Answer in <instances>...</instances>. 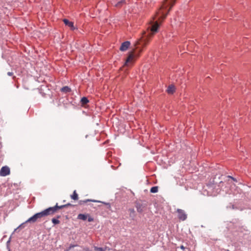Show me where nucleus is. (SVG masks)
Masks as SVG:
<instances>
[{
    "label": "nucleus",
    "instance_id": "nucleus-6",
    "mask_svg": "<svg viewBox=\"0 0 251 251\" xmlns=\"http://www.w3.org/2000/svg\"><path fill=\"white\" fill-rule=\"evenodd\" d=\"M10 173V171L9 168L6 166H3L0 170V176H5L9 175Z\"/></svg>",
    "mask_w": 251,
    "mask_h": 251
},
{
    "label": "nucleus",
    "instance_id": "nucleus-24",
    "mask_svg": "<svg viewBox=\"0 0 251 251\" xmlns=\"http://www.w3.org/2000/svg\"><path fill=\"white\" fill-rule=\"evenodd\" d=\"M7 75H9V76H12L13 75V73L12 72H8L7 73Z\"/></svg>",
    "mask_w": 251,
    "mask_h": 251
},
{
    "label": "nucleus",
    "instance_id": "nucleus-13",
    "mask_svg": "<svg viewBox=\"0 0 251 251\" xmlns=\"http://www.w3.org/2000/svg\"><path fill=\"white\" fill-rule=\"evenodd\" d=\"M71 198L72 199H73L75 201H76L78 200V195L75 190L73 192V194L71 196Z\"/></svg>",
    "mask_w": 251,
    "mask_h": 251
},
{
    "label": "nucleus",
    "instance_id": "nucleus-3",
    "mask_svg": "<svg viewBox=\"0 0 251 251\" xmlns=\"http://www.w3.org/2000/svg\"><path fill=\"white\" fill-rule=\"evenodd\" d=\"M45 217L43 211L41 212L37 213L34 214L33 216L29 218L27 220L25 221V223H35L36 221L41 219L42 218Z\"/></svg>",
    "mask_w": 251,
    "mask_h": 251
},
{
    "label": "nucleus",
    "instance_id": "nucleus-12",
    "mask_svg": "<svg viewBox=\"0 0 251 251\" xmlns=\"http://www.w3.org/2000/svg\"><path fill=\"white\" fill-rule=\"evenodd\" d=\"M89 100L86 97H83L81 98L80 102L82 105H84L89 102Z\"/></svg>",
    "mask_w": 251,
    "mask_h": 251
},
{
    "label": "nucleus",
    "instance_id": "nucleus-8",
    "mask_svg": "<svg viewBox=\"0 0 251 251\" xmlns=\"http://www.w3.org/2000/svg\"><path fill=\"white\" fill-rule=\"evenodd\" d=\"M130 43L129 41H127L123 42L120 48V50L123 51L126 50L130 46Z\"/></svg>",
    "mask_w": 251,
    "mask_h": 251
},
{
    "label": "nucleus",
    "instance_id": "nucleus-10",
    "mask_svg": "<svg viewBox=\"0 0 251 251\" xmlns=\"http://www.w3.org/2000/svg\"><path fill=\"white\" fill-rule=\"evenodd\" d=\"M61 91L63 93H68L71 91V89L68 86H64L61 89Z\"/></svg>",
    "mask_w": 251,
    "mask_h": 251
},
{
    "label": "nucleus",
    "instance_id": "nucleus-18",
    "mask_svg": "<svg viewBox=\"0 0 251 251\" xmlns=\"http://www.w3.org/2000/svg\"><path fill=\"white\" fill-rule=\"evenodd\" d=\"M94 250L95 251H105V249L101 247H95Z\"/></svg>",
    "mask_w": 251,
    "mask_h": 251
},
{
    "label": "nucleus",
    "instance_id": "nucleus-28",
    "mask_svg": "<svg viewBox=\"0 0 251 251\" xmlns=\"http://www.w3.org/2000/svg\"><path fill=\"white\" fill-rule=\"evenodd\" d=\"M175 0H174V2H175Z\"/></svg>",
    "mask_w": 251,
    "mask_h": 251
},
{
    "label": "nucleus",
    "instance_id": "nucleus-23",
    "mask_svg": "<svg viewBox=\"0 0 251 251\" xmlns=\"http://www.w3.org/2000/svg\"><path fill=\"white\" fill-rule=\"evenodd\" d=\"M65 205H66V207H67L68 206H74V205H73V204H71L70 203H67L66 204H65Z\"/></svg>",
    "mask_w": 251,
    "mask_h": 251
},
{
    "label": "nucleus",
    "instance_id": "nucleus-15",
    "mask_svg": "<svg viewBox=\"0 0 251 251\" xmlns=\"http://www.w3.org/2000/svg\"><path fill=\"white\" fill-rule=\"evenodd\" d=\"M126 0H121L115 4L117 7H121L124 3H125Z\"/></svg>",
    "mask_w": 251,
    "mask_h": 251
},
{
    "label": "nucleus",
    "instance_id": "nucleus-5",
    "mask_svg": "<svg viewBox=\"0 0 251 251\" xmlns=\"http://www.w3.org/2000/svg\"><path fill=\"white\" fill-rule=\"evenodd\" d=\"M88 218V221L89 222L94 221V218L91 216H89L88 214H79L77 216V219L85 221Z\"/></svg>",
    "mask_w": 251,
    "mask_h": 251
},
{
    "label": "nucleus",
    "instance_id": "nucleus-27",
    "mask_svg": "<svg viewBox=\"0 0 251 251\" xmlns=\"http://www.w3.org/2000/svg\"><path fill=\"white\" fill-rule=\"evenodd\" d=\"M23 224H23L19 226V227H21V226H22V225H23Z\"/></svg>",
    "mask_w": 251,
    "mask_h": 251
},
{
    "label": "nucleus",
    "instance_id": "nucleus-22",
    "mask_svg": "<svg viewBox=\"0 0 251 251\" xmlns=\"http://www.w3.org/2000/svg\"><path fill=\"white\" fill-rule=\"evenodd\" d=\"M129 211L130 212V215L131 216L132 215H134L135 214V210L134 209L130 208L129 209Z\"/></svg>",
    "mask_w": 251,
    "mask_h": 251
},
{
    "label": "nucleus",
    "instance_id": "nucleus-16",
    "mask_svg": "<svg viewBox=\"0 0 251 251\" xmlns=\"http://www.w3.org/2000/svg\"><path fill=\"white\" fill-rule=\"evenodd\" d=\"M158 188L157 186H154L151 188L150 192L152 193H155L158 192Z\"/></svg>",
    "mask_w": 251,
    "mask_h": 251
},
{
    "label": "nucleus",
    "instance_id": "nucleus-11",
    "mask_svg": "<svg viewBox=\"0 0 251 251\" xmlns=\"http://www.w3.org/2000/svg\"><path fill=\"white\" fill-rule=\"evenodd\" d=\"M89 201L98 202V201H95V200H91V199H87V200H85L79 201V204L80 205H82V204L86 203H87V202H89Z\"/></svg>",
    "mask_w": 251,
    "mask_h": 251
},
{
    "label": "nucleus",
    "instance_id": "nucleus-7",
    "mask_svg": "<svg viewBox=\"0 0 251 251\" xmlns=\"http://www.w3.org/2000/svg\"><path fill=\"white\" fill-rule=\"evenodd\" d=\"M177 217L181 221H184L187 218V215L185 214L184 211L181 209L177 210Z\"/></svg>",
    "mask_w": 251,
    "mask_h": 251
},
{
    "label": "nucleus",
    "instance_id": "nucleus-21",
    "mask_svg": "<svg viewBox=\"0 0 251 251\" xmlns=\"http://www.w3.org/2000/svg\"><path fill=\"white\" fill-rule=\"evenodd\" d=\"M77 245H73L71 244L70 245V246L66 250V251H70L71 249L77 246Z\"/></svg>",
    "mask_w": 251,
    "mask_h": 251
},
{
    "label": "nucleus",
    "instance_id": "nucleus-4",
    "mask_svg": "<svg viewBox=\"0 0 251 251\" xmlns=\"http://www.w3.org/2000/svg\"><path fill=\"white\" fill-rule=\"evenodd\" d=\"M42 211L45 216H47L48 215H53L57 212L55 206L49 207L48 208H47Z\"/></svg>",
    "mask_w": 251,
    "mask_h": 251
},
{
    "label": "nucleus",
    "instance_id": "nucleus-1",
    "mask_svg": "<svg viewBox=\"0 0 251 251\" xmlns=\"http://www.w3.org/2000/svg\"><path fill=\"white\" fill-rule=\"evenodd\" d=\"M167 6H168L166 3H164L162 5L156 13L155 19H156L157 20L148 26V30H150V31L148 36L150 37H151L153 34L157 31L158 28L159 26L158 21L161 22L164 20L166 18L168 11L170 10L171 7H170L169 9L168 10Z\"/></svg>",
    "mask_w": 251,
    "mask_h": 251
},
{
    "label": "nucleus",
    "instance_id": "nucleus-9",
    "mask_svg": "<svg viewBox=\"0 0 251 251\" xmlns=\"http://www.w3.org/2000/svg\"><path fill=\"white\" fill-rule=\"evenodd\" d=\"M63 21L65 25L71 27L72 30H74L75 29V27H74L73 22H71L66 19H63Z\"/></svg>",
    "mask_w": 251,
    "mask_h": 251
},
{
    "label": "nucleus",
    "instance_id": "nucleus-17",
    "mask_svg": "<svg viewBox=\"0 0 251 251\" xmlns=\"http://www.w3.org/2000/svg\"><path fill=\"white\" fill-rule=\"evenodd\" d=\"M167 91L168 94H173V84H171L169 86Z\"/></svg>",
    "mask_w": 251,
    "mask_h": 251
},
{
    "label": "nucleus",
    "instance_id": "nucleus-26",
    "mask_svg": "<svg viewBox=\"0 0 251 251\" xmlns=\"http://www.w3.org/2000/svg\"><path fill=\"white\" fill-rule=\"evenodd\" d=\"M180 248L181 249L183 250H184L185 249V248L183 245H181Z\"/></svg>",
    "mask_w": 251,
    "mask_h": 251
},
{
    "label": "nucleus",
    "instance_id": "nucleus-20",
    "mask_svg": "<svg viewBox=\"0 0 251 251\" xmlns=\"http://www.w3.org/2000/svg\"><path fill=\"white\" fill-rule=\"evenodd\" d=\"M141 204H139V203H137L136 205V207L137 208V210L138 212H142V209H141Z\"/></svg>",
    "mask_w": 251,
    "mask_h": 251
},
{
    "label": "nucleus",
    "instance_id": "nucleus-25",
    "mask_svg": "<svg viewBox=\"0 0 251 251\" xmlns=\"http://www.w3.org/2000/svg\"><path fill=\"white\" fill-rule=\"evenodd\" d=\"M228 177H229V178H231V179H232V180H233L234 181H236V179H235V178H234V177H232V176H228Z\"/></svg>",
    "mask_w": 251,
    "mask_h": 251
},
{
    "label": "nucleus",
    "instance_id": "nucleus-2",
    "mask_svg": "<svg viewBox=\"0 0 251 251\" xmlns=\"http://www.w3.org/2000/svg\"><path fill=\"white\" fill-rule=\"evenodd\" d=\"M142 51V50L140 49L138 53H137L134 50L130 52L126 60L125 65H127V63L129 62H133L134 61V58L138 57Z\"/></svg>",
    "mask_w": 251,
    "mask_h": 251
},
{
    "label": "nucleus",
    "instance_id": "nucleus-14",
    "mask_svg": "<svg viewBox=\"0 0 251 251\" xmlns=\"http://www.w3.org/2000/svg\"><path fill=\"white\" fill-rule=\"evenodd\" d=\"M61 217L60 216H57L56 218H52L51 221L54 225L59 224L60 223L59 219Z\"/></svg>",
    "mask_w": 251,
    "mask_h": 251
},
{
    "label": "nucleus",
    "instance_id": "nucleus-19",
    "mask_svg": "<svg viewBox=\"0 0 251 251\" xmlns=\"http://www.w3.org/2000/svg\"><path fill=\"white\" fill-rule=\"evenodd\" d=\"M55 206L56 209L57 210V211L58 210H59V209H62V208H64L66 207V205H65V204L64 205H60V206H58L57 205V203H56V204Z\"/></svg>",
    "mask_w": 251,
    "mask_h": 251
}]
</instances>
